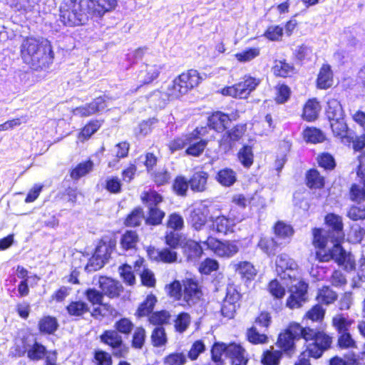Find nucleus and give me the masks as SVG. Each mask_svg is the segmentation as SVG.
<instances>
[{
	"label": "nucleus",
	"mask_w": 365,
	"mask_h": 365,
	"mask_svg": "<svg viewBox=\"0 0 365 365\" xmlns=\"http://www.w3.org/2000/svg\"><path fill=\"white\" fill-rule=\"evenodd\" d=\"M325 222L329 228L326 235L322 229H313V244L321 249L316 252V258L322 262L334 259L345 269L353 270L355 268V259L351 253L346 252L341 246L344 240L341 217L329 213L325 217Z\"/></svg>",
	"instance_id": "1"
},
{
	"label": "nucleus",
	"mask_w": 365,
	"mask_h": 365,
	"mask_svg": "<svg viewBox=\"0 0 365 365\" xmlns=\"http://www.w3.org/2000/svg\"><path fill=\"white\" fill-rule=\"evenodd\" d=\"M202 80V78L197 71L189 70L179 75L166 87L162 86V91H154L150 95V98L152 101L160 98L163 103L159 102L156 106L161 107L166 101L178 98L186 94L189 91L197 86Z\"/></svg>",
	"instance_id": "2"
},
{
	"label": "nucleus",
	"mask_w": 365,
	"mask_h": 365,
	"mask_svg": "<svg viewBox=\"0 0 365 365\" xmlns=\"http://www.w3.org/2000/svg\"><path fill=\"white\" fill-rule=\"evenodd\" d=\"M24 61L32 68L37 70L46 66L53 58L51 46L46 40L26 38L21 47Z\"/></svg>",
	"instance_id": "3"
},
{
	"label": "nucleus",
	"mask_w": 365,
	"mask_h": 365,
	"mask_svg": "<svg viewBox=\"0 0 365 365\" xmlns=\"http://www.w3.org/2000/svg\"><path fill=\"white\" fill-rule=\"evenodd\" d=\"M91 16L84 0H69L60 7L59 21L65 26L85 24Z\"/></svg>",
	"instance_id": "4"
},
{
	"label": "nucleus",
	"mask_w": 365,
	"mask_h": 365,
	"mask_svg": "<svg viewBox=\"0 0 365 365\" xmlns=\"http://www.w3.org/2000/svg\"><path fill=\"white\" fill-rule=\"evenodd\" d=\"M304 339L308 341H313L307 346V351L312 357L318 359L322 356L323 352L328 349L331 343V336L323 331H317L309 327L304 328Z\"/></svg>",
	"instance_id": "5"
},
{
	"label": "nucleus",
	"mask_w": 365,
	"mask_h": 365,
	"mask_svg": "<svg viewBox=\"0 0 365 365\" xmlns=\"http://www.w3.org/2000/svg\"><path fill=\"white\" fill-rule=\"evenodd\" d=\"M275 264L277 274L287 287L289 286V282L294 283L300 279L298 264L288 255L281 254L277 256Z\"/></svg>",
	"instance_id": "6"
},
{
	"label": "nucleus",
	"mask_w": 365,
	"mask_h": 365,
	"mask_svg": "<svg viewBox=\"0 0 365 365\" xmlns=\"http://www.w3.org/2000/svg\"><path fill=\"white\" fill-rule=\"evenodd\" d=\"M304 328L299 324L292 323L287 329L279 334L277 345L289 356L295 353V341L304 339Z\"/></svg>",
	"instance_id": "7"
},
{
	"label": "nucleus",
	"mask_w": 365,
	"mask_h": 365,
	"mask_svg": "<svg viewBox=\"0 0 365 365\" xmlns=\"http://www.w3.org/2000/svg\"><path fill=\"white\" fill-rule=\"evenodd\" d=\"M200 241L207 249L212 250L216 255L230 258L235 255L240 250L238 243L235 241L221 242L212 236H207L205 240Z\"/></svg>",
	"instance_id": "8"
},
{
	"label": "nucleus",
	"mask_w": 365,
	"mask_h": 365,
	"mask_svg": "<svg viewBox=\"0 0 365 365\" xmlns=\"http://www.w3.org/2000/svg\"><path fill=\"white\" fill-rule=\"evenodd\" d=\"M260 79L251 76H245L243 81L232 86L224 88L222 93L233 98H247L251 92L260 83Z\"/></svg>",
	"instance_id": "9"
},
{
	"label": "nucleus",
	"mask_w": 365,
	"mask_h": 365,
	"mask_svg": "<svg viewBox=\"0 0 365 365\" xmlns=\"http://www.w3.org/2000/svg\"><path fill=\"white\" fill-rule=\"evenodd\" d=\"M100 340L112 349L115 356L124 357L128 352V348L123 343L121 335L114 329L104 331L100 336Z\"/></svg>",
	"instance_id": "10"
},
{
	"label": "nucleus",
	"mask_w": 365,
	"mask_h": 365,
	"mask_svg": "<svg viewBox=\"0 0 365 365\" xmlns=\"http://www.w3.org/2000/svg\"><path fill=\"white\" fill-rule=\"evenodd\" d=\"M294 282V284L289 282L290 294L287 299V307L290 309L299 308L307 301V284L300 279Z\"/></svg>",
	"instance_id": "11"
},
{
	"label": "nucleus",
	"mask_w": 365,
	"mask_h": 365,
	"mask_svg": "<svg viewBox=\"0 0 365 365\" xmlns=\"http://www.w3.org/2000/svg\"><path fill=\"white\" fill-rule=\"evenodd\" d=\"M247 128L244 124H239L232 128V129L226 131L220 141V146L225 151L228 152L236 143L239 142L243 137L246 132Z\"/></svg>",
	"instance_id": "12"
},
{
	"label": "nucleus",
	"mask_w": 365,
	"mask_h": 365,
	"mask_svg": "<svg viewBox=\"0 0 365 365\" xmlns=\"http://www.w3.org/2000/svg\"><path fill=\"white\" fill-rule=\"evenodd\" d=\"M146 200L149 207V216L147 222L152 225H158L165 216L164 212L157 207L162 201V197L156 192H150L146 195Z\"/></svg>",
	"instance_id": "13"
},
{
	"label": "nucleus",
	"mask_w": 365,
	"mask_h": 365,
	"mask_svg": "<svg viewBox=\"0 0 365 365\" xmlns=\"http://www.w3.org/2000/svg\"><path fill=\"white\" fill-rule=\"evenodd\" d=\"M108 97L106 96H99L91 103L83 106L78 107L73 110V115L81 117H88L96 113L104 110L108 106Z\"/></svg>",
	"instance_id": "14"
},
{
	"label": "nucleus",
	"mask_w": 365,
	"mask_h": 365,
	"mask_svg": "<svg viewBox=\"0 0 365 365\" xmlns=\"http://www.w3.org/2000/svg\"><path fill=\"white\" fill-rule=\"evenodd\" d=\"M240 297V293L235 289V288H227L226 296L223 300L221 307V313L224 317L229 319L234 317L236 309L238 307Z\"/></svg>",
	"instance_id": "15"
},
{
	"label": "nucleus",
	"mask_w": 365,
	"mask_h": 365,
	"mask_svg": "<svg viewBox=\"0 0 365 365\" xmlns=\"http://www.w3.org/2000/svg\"><path fill=\"white\" fill-rule=\"evenodd\" d=\"M163 67L157 64H143L137 74V81L142 85L152 83L158 78Z\"/></svg>",
	"instance_id": "16"
},
{
	"label": "nucleus",
	"mask_w": 365,
	"mask_h": 365,
	"mask_svg": "<svg viewBox=\"0 0 365 365\" xmlns=\"http://www.w3.org/2000/svg\"><path fill=\"white\" fill-rule=\"evenodd\" d=\"M147 253L151 260L158 262L173 263L177 261V252L168 248L158 249L154 247H148Z\"/></svg>",
	"instance_id": "17"
},
{
	"label": "nucleus",
	"mask_w": 365,
	"mask_h": 365,
	"mask_svg": "<svg viewBox=\"0 0 365 365\" xmlns=\"http://www.w3.org/2000/svg\"><path fill=\"white\" fill-rule=\"evenodd\" d=\"M91 15L101 16L106 12L113 9L117 0H84Z\"/></svg>",
	"instance_id": "18"
},
{
	"label": "nucleus",
	"mask_w": 365,
	"mask_h": 365,
	"mask_svg": "<svg viewBox=\"0 0 365 365\" xmlns=\"http://www.w3.org/2000/svg\"><path fill=\"white\" fill-rule=\"evenodd\" d=\"M235 222L231 218L225 216H218L215 217L210 225H209V233L207 236H211L210 232L227 235L233 232Z\"/></svg>",
	"instance_id": "19"
},
{
	"label": "nucleus",
	"mask_w": 365,
	"mask_h": 365,
	"mask_svg": "<svg viewBox=\"0 0 365 365\" xmlns=\"http://www.w3.org/2000/svg\"><path fill=\"white\" fill-rule=\"evenodd\" d=\"M208 210L205 207L195 208L190 214V224L195 230L201 231L204 229L209 230V225L206 226Z\"/></svg>",
	"instance_id": "20"
},
{
	"label": "nucleus",
	"mask_w": 365,
	"mask_h": 365,
	"mask_svg": "<svg viewBox=\"0 0 365 365\" xmlns=\"http://www.w3.org/2000/svg\"><path fill=\"white\" fill-rule=\"evenodd\" d=\"M115 245L116 241L115 239L109 236H104L98 242L95 250V254L97 257H101L106 262L111 252L115 247Z\"/></svg>",
	"instance_id": "21"
},
{
	"label": "nucleus",
	"mask_w": 365,
	"mask_h": 365,
	"mask_svg": "<svg viewBox=\"0 0 365 365\" xmlns=\"http://www.w3.org/2000/svg\"><path fill=\"white\" fill-rule=\"evenodd\" d=\"M201 294V291L197 283L192 280H187L184 282V289L182 295L183 300L187 305L191 306L197 303Z\"/></svg>",
	"instance_id": "22"
},
{
	"label": "nucleus",
	"mask_w": 365,
	"mask_h": 365,
	"mask_svg": "<svg viewBox=\"0 0 365 365\" xmlns=\"http://www.w3.org/2000/svg\"><path fill=\"white\" fill-rule=\"evenodd\" d=\"M357 176L359 182L351 187V198L352 200L361 202L365 200V169L358 168Z\"/></svg>",
	"instance_id": "23"
},
{
	"label": "nucleus",
	"mask_w": 365,
	"mask_h": 365,
	"mask_svg": "<svg viewBox=\"0 0 365 365\" xmlns=\"http://www.w3.org/2000/svg\"><path fill=\"white\" fill-rule=\"evenodd\" d=\"M227 356L232 359L233 365H246L248 361L245 349L237 344L227 346Z\"/></svg>",
	"instance_id": "24"
},
{
	"label": "nucleus",
	"mask_w": 365,
	"mask_h": 365,
	"mask_svg": "<svg viewBox=\"0 0 365 365\" xmlns=\"http://www.w3.org/2000/svg\"><path fill=\"white\" fill-rule=\"evenodd\" d=\"M331 128L334 135L341 139L342 142L351 143V131L348 129V126L344 121V117L339 120H331L330 121Z\"/></svg>",
	"instance_id": "25"
},
{
	"label": "nucleus",
	"mask_w": 365,
	"mask_h": 365,
	"mask_svg": "<svg viewBox=\"0 0 365 365\" xmlns=\"http://www.w3.org/2000/svg\"><path fill=\"white\" fill-rule=\"evenodd\" d=\"M183 252L187 259L190 261L195 260L202 253L203 249H207L199 240V243L193 240H187L183 245Z\"/></svg>",
	"instance_id": "26"
},
{
	"label": "nucleus",
	"mask_w": 365,
	"mask_h": 365,
	"mask_svg": "<svg viewBox=\"0 0 365 365\" xmlns=\"http://www.w3.org/2000/svg\"><path fill=\"white\" fill-rule=\"evenodd\" d=\"M208 174L205 171L195 172L189 180L190 189L194 192H202L207 189Z\"/></svg>",
	"instance_id": "27"
},
{
	"label": "nucleus",
	"mask_w": 365,
	"mask_h": 365,
	"mask_svg": "<svg viewBox=\"0 0 365 365\" xmlns=\"http://www.w3.org/2000/svg\"><path fill=\"white\" fill-rule=\"evenodd\" d=\"M333 82V73L331 66L328 64H324L318 74L317 87L320 89H327L332 86Z\"/></svg>",
	"instance_id": "28"
},
{
	"label": "nucleus",
	"mask_w": 365,
	"mask_h": 365,
	"mask_svg": "<svg viewBox=\"0 0 365 365\" xmlns=\"http://www.w3.org/2000/svg\"><path fill=\"white\" fill-rule=\"evenodd\" d=\"M229 116L222 112H216L208 118V125L216 131L224 130L230 124Z\"/></svg>",
	"instance_id": "29"
},
{
	"label": "nucleus",
	"mask_w": 365,
	"mask_h": 365,
	"mask_svg": "<svg viewBox=\"0 0 365 365\" xmlns=\"http://www.w3.org/2000/svg\"><path fill=\"white\" fill-rule=\"evenodd\" d=\"M326 115L329 121L344 117V110L340 102L335 98H329L327 102Z\"/></svg>",
	"instance_id": "30"
},
{
	"label": "nucleus",
	"mask_w": 365,
	"mask_h": 365,
	"mask_svg": "<svg viewBox=\"0 0 365 365\" xmlns=\"http://www.w3.org/2000/svg\"><path fill=\"white\" fill-rule=\"evenodd\" d=\"M232 266L236 272L247 279H252L257 274V269L249 262H233Z\"/></svg>",
	"instance_id": "31"
},
{
	"label": "nucleus",
	"mask_w": 365,
	"mask_h": 365,
	"mask_svg": "<svg viewBox=\"0 0 365 365\" xmlns=\"http://www.w3.org/2000/svg\"><path fill=\"white\" fill-rule=\"evenodd\" d=\"M99 285L104 294L110 297H114L119 294L120 287L118 283L110 278L101 277Z\"/></svg>",
	"instance_id": "32"
},
{
	"label": "nucleus",
	"mask_w": 365,
	"mask_h": 365,
	"mask_svg": "<svg viewBox=\"0 0 365 365\" xmlns=\"http://www.w3.org/2000/svg\"><path fill=\"white\" fill-rule=\"evenodd\" d=\"M195 132L196 133H191L192 135L193 141L191 143H188V148L186 150V153L188 155L193 156H199L205 150V148L207 145V142L205 140H198V138H197V135H202L200 130L198 128H196Z\"/></svg>",
	"instance_id": "33"
},
{
	"label": "nucleus",
	"mask_w": 365,
	"mask_h": 365,
	"mask_svg": "<svg viewBox=\"0 0 365 365\" xmlns=\"http://www.w3.org/2000/svg\"><path fill=\"white\" fill-rule=\"evenodd\" d=\"M353 323L354 320L342 314H336L332 319V324L339 334L349 332V329Z\"/></svg>",
	"instance_id": "34"
},
{
	"label": "nucleus",
	"mask_w": 365,
	"mask_h": 365,
	"mask_svg": "<svg viewBox=\"0 0 365 365\" xmlns=\"http://www.w3.org/2000/svg\"><path fill=\"white\" fill-rule=\"evenodd\" d=\"M227 346L224 343H215L211 350L212 364L209 365H223V356H227Z\"/></svg>",
	"instance_id": "35"
},
{
	"label": "nucleus",
	"mask_w": 365,
	"mask_h": 365,
	"mask_svg": "<svg viewBox=\"0 0 365 365\" xmlns=\"http://www.w3.org/2000/svg\"><path fill=\"white\" fill-rule=\"evenodd\" d=\"M58 328V323L56 317L45 316L38 322V329L41 333L51 334Z\"/></svg>",
	"instance_id": "36"
},
{
	"label": "nucleus",
	"mask_w": 365,
	"mask_h": 365,
	"mask_svg": "<svg viewBox=\"0 0 365 365\" xmlns=\"http://www.w3.org/2000/svg\"><path fill=\"white\" fill-rule=\"evenodd\" d=\"M216 180L222 186L230 187L236 182L237 175L233 170L224 168L217 173Z\"/></svg>",
	"instance_id": "37"
},
{
	"label": "nucleus",
	"mask_w": 365,
	"mask_h": 365,
	"mask_svg": "<svg viewBox=\"0 0 365 365\" xmlns=\"http://www.w3.org/2000/svg\"><path fill=\"white\" fill-rule=\"evenodd\" d=\"M66 310L70 316L82 317L89 312V307L85 302L73 301L68 304Z\"/></svg>",
	"instance_id": "38"
},
{
	"label": "nucleus",
	"mask_w": 365,
	"mask_h": 365,
	"mask_svg": "<svg viewBox=\"0 0 365 365\" xmlns=\"http://www.w3.org/2000/svg\"><path fill=\"white\" fill-rule=\"evenodd\" d=\"M319 103L315 100H309L304 107L303 117L308 121L315 120L319 113Z\"/></svg>",
	"instance_id": "39"
},
{
	"label": "nucleus",
	"mask_w": 365,
	"mask_h": 365,
	"mask_svg": "<svg viewBox=\"0 0 365 365\" xmlns=\"http://www.w3.org/2000/svg\"><path fill=\"white\" fill-rule=\"evenodd\" d=\"M48 351L44 346L37 341H34L29 346V352L27 356L33 361H39L43 358H46Z\"/></svg>",
	"instance_id": "40"
},
{
	"label": "nucleus",
	"mask_w": 365,
	"mask_h": 365,
	"mask_svg": "<svg viewBox=\"0 0 365 365\" xmlns=\"http://www.w3.org/2000/svg\"><path fill=\"white\" fill-rule=\"evenodd\" d=\"M138 242V236L135 231H126L121 237L120 245L123 250H135Z\"/></svg>",
	"instance_id": "41"
},
{
	"label": "nucleus",
	"mask_w": 365,
	"mask_h": 365,
	"mask_svg": "<svg viewBox=\"0 0 365 365\" xmlns=\"http://www.w3.org/2000/svg\"><path fill=\"white\" fill-rule=\"evenodd\" d=\"M336 294L329 287L324 286L319 289L317 300L319 303L329 304L336 301Z\"/></svg>",
	"instance_id": "42"
},
{
	"label": "nucleus",
	"mask_w": 365,
	"mask_h": 365,
	"mask_svg": "<svg viewBox=\"0 0 365 365\" xmlns=\"http://www.w3.org/2000/svg\"><path fill=\"white\" fill-rule=\"evenodd\" d=\"M307 185L310 188H321L324 185V179L317 170H310L306 176Z\"/></svg>",
	"instance_id": "43"
},
{
	"label": "nucleus",
	"mask_w": 365,
	"mask_h": 365,
	"mask_svg": "<svg viewBox=\"0 0 365 365\" xmlns=\"http://www.w3.org/2000/svg\"><path fill=\"white\" fill-rule=\"evenodd\" d=\"M282 242H279L277 238H262L259 240L258 246L266 254L274 255L277 248Z\"/></svg>",
	"instance_id": "44"
},
{
	"label": "nucleus",
	"mask_w": 365,
	"mask_h": 365,
	"mask_svg": "<svg viewBox=\"0 0 365 365\" xmlns=\"http://www.w3.org/2000/svg\"><path fill=\"white\" fill-rule=\"evenodd\" d=\"M304 138L307 142L318 143L325 140V135L319 129L307 128L304 130Z\"/></svg>",
	"instance_id": "45"
},
{
	"label": "nucleus",
	"mask_w": 365,
	"mask_h": 365,
	"mask_svg": "<svg viewBox=\"0 0 365 365\" xmlns=\"http://www.w3.org/2000/svg\"><path fill=\"white\" fill-rule=\"evenodd\" d=\"M281 358L282 352L272 349L263 353L262 363L263 365H278Z\"/></svg>",
	"instance_id": "46"
},
{
	"label": "nucleus",
	"mask_w": 365,
	"mask_h": 365,
	"mask_svg": "<svg viewBox=\"0 0 365 365\" xmlns=\"http://www.w3.org/2000/svg\"><path fill=\"white\" fill-rule=\"evenodd\" d=\"M238 159L245 168H250L253 163L252 149L249 145H245L238 153Z\"/></svg>",
	"instance_id": "47"
},
{
	"label": "nucleus",
	"mask_w": 365,
	"mask_h": 365,
	"mask_svg": "<svg viewBox=\"0 0 365 365\" xmlns=\"http://www.w3.org/2000/svg\"><path fill=\"white\" fill-rule=\"evenodd\" d=\"M151 341L154 346L160 347L167 343V337L164 328L158 327L154 329L151 334Z\"/></svg>",
	"instance_id": "48"
},
{
	"label": "nucleus",
	"mask_w": 365,
	"mask_h": 365,
	"mask_svg": "<svg viewBox=\"0 0 365 365\" xmlns=\"http://www.w3.org/2000/svg\"><path fill=\"white\" fill-rule=\"evenodd\" d=\"M93 168V163L90 160L78 164L71 173L73 179L78 180L88 173Z\"/></svg>",
	"instance_id": "49"
},
{
	"label": "nucleus",
	"mask_w": 365,
	"mask_h": 365,
	"mask_svg": "<svg viewBox=\"0 0 365 365\" xmlns=\"http://www.w3.org/2000/svg\"><path fill=\"white\" fill-rule=\"evenodd\" d=\"M292 70L293 67L291 65L282 61H276L272 68L274 74L280 77L288 76Z\"/></svg>",
	"instance_id": "50"
},
{
	"label": "nucleus",
	"mask_w": 365,
	"mask_h": 365,
	"mask_svg": "<svg viewBox=\"0 0 365 365\" xmlns=\"http://www.w3.org/2000/svg\"><path fill=\"white\" fill-rule=\"evenodd\" d=\"M134 327L133 323L128 318H122L115 322L114 328L118 334L128 335Z\"/></svg>",
	"instance_id": "51"
},
{
	"label": "nucleus",
	"mask_w": 365,
	"mask_h": 365,
	"mask_svg": "<svg viewBox=\"0 0 365 365\" xmlns=\"http://www.w3.org/2000/svg\"><path fill=\"white\" fill-rule=\"evenodd\" d=\"M193 141L192 135H184L178 138L169 143V148L172 153L182 149L187 146L188 143H191Z\"/></svg>",
	"instance_id": "52"
},
{
	"label": "nucleus",
	"mask_w": 365,
	"mask_h": 365,
	"mask_svg": "<svg viewBox=\"0 0 365 365\" xmlns=\"http://www.w3.org/2000/svg\"><path fill=\"white\" fill-rule=\"evenodd\" d=\"M155 302V297L153 295H148L138 309V316L144 317L149 314L153 311Z\"/></svg>",
	"instance_id": "53"
},
{
	"label": "nucleus",
	"mask_w": 365,
	"mask_h": 365,
	"mask_svg": "<svg viewBox=\"0 0 365 365\" xmlns=\"http://www.w3.org/2000/svg\"><path fill=\"white\" fill-rule=\"evenodd\" d=\"M247 337L250 342L257 344L267 342V337L264 334H259L256 327H252L247 330Z\"/></svg>",
	"instance_id": "54"
},
{
	"label": "nucleus",
	"mask_w": 365,
	"mask_h": 365,
	"mask_svg": "<svg viewBox=\"0 0 365 365\" xmlns=\"http://www.w3.org/2000/svg\"><path fill=\"white\" fill-rule=\"evenodd\" d=\"M274 233L276 235V238L279 240L281 238L284 239L292 236L293 234V230L290 225L279 222L274 227Z\"/></svg>",
	"instance_id": "55"
},
{
	"label": "nucleus",
	"mask_w": 365,
	"mask_h": 365,
	"mask_svg": "<svg viewBox=\"0 0 365 365\" xmlns=\"http://www.w3.org/2000/svg\"><path fill=\"white\" fill-rule=\"evenodd\" d=\"M8 4L18 11H30L36 4L35 0H8Z\"/></svg>",
	"instance_id": "56"
},
{
	"label": "nucleus",
	"mask_w": 365,
	"mask_h": 365,
	"mask_svg": "<svg viewBox=\"0 0 365 365\" xmlns=\"http://www.w3.org/2000/svg\"><path fill=\"white\" fill-rule=\"evenodd\" d=\"M259 55L258 48H252L235 54V58L240 62H248L255 58Z\"/></svg>",
	"instance_id": "57"
},
{
	"label": "nucleus",
	"mask_w": 365,
	"mask_h": 365,
	"mask_svg": "<svg viewBox=\"0 0 365 365\" xmlns=\"http://www.w3.org/2000/svg\"><path fill=\"white\" fill-rule=\"evenodd\" d=\"M338 345L341 349H353L356 346V341L349 332L339 334Z\"/></svg>",
	"instance_id": "58"
},
{
	"label": "nucleus",
	"mask_w": 365,
	"mask_h": 365,
	"mask_svg": "<svg viewBox=\"0 0 365 365\" xmlns=\"http://www.w3.org/2000/svg\"><path fill=\"white\" fill-rule=\"evenodd\" d=\"M143 220V212L142 209L137 208L134 210L126 218L125 225L127 226L135 227L140 224Z\"/></svg>",
	"instance_id": "59"
},
{
	"label": "nucleus",
	"mask_w": 365,
	"mask_h": 365,
	"mask_svg": "<svg viewBox=\"0 0 365 365\" xmlns=\"http://www.w3.org/2000/svg\"><path fill=\"white\" fill-rule=\"evenodd\" d=\"M189 181L183 176H178L173 183V189L179 195H185L189 186Z\"/></svg>",
	"instance_id": "60"
},
{
	"label": "nucleus",
	"mask_w": 365,
	"mask_h": 365,
	"mask_svg": "<svg viewBox=\"0 0 365 365\" xmlns=\"http://www.w3.org/2000/svg\"><path fill=\"white\" fill-rule=\"evenodd\" d=\"M187 361L183 353H173L165 357L164 364L166 365H184Z\"/></svg>",
	"instance_id": "61"
},
{
	"label": "nucleus",
	"mask_w": 365,
	"mask_h": 365,
	"mask_svg": "<svg viewBox=\"0 0 365 365\" xmlns=\"http://www.w3.org/2000/svg\"><path fill=\"white\" fill-rule=\"evenodd\" d=\"M170 317L167 311L156 312L150 315L149 321L153 324L161 325L168 323Z\"/></svg>",
	"instance_id": "62"
},
{
	"label": "nucleus",
	"mask_w": 365,
	"mask_h": 365,
	"mask_svg": "<svg viewBox=\"0 0 365 365\" xmlns=\"http://www.w3.org/2000/svg\"><path fill=\"white\" fill-rule=\"evenodd\" d=\"M100 126L101 123L99 121H91L82 129L79 138L88 139L98 130Z\"/></svg>",
	"instance_id": "63"
},
{
	"label": "nucleus",
	"mask_w": 365,
	"mask_h": 365,
	"mask_svg": "<svg viewBox=\"0 0 365 365\" xmlns=\"http://www.w3.org/2000/svg\"><path fill=\"white\" fill-rule=\"evenodd\" d=\"M325 310L320 305L317 304L307 312L306 317L312 322H321Z\"/></svg>",
	"instance_id": "64"
}]
</instances>
